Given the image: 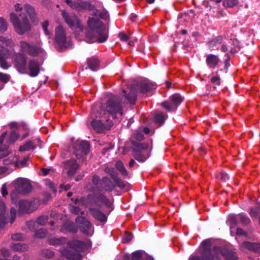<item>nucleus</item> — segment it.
Masks as SVG:
<instances>
[{
  "mask_svg": "<svg viewBox=\"0 0 260 260\" xmlns=\"http://www.w3.org/2000/svg\"><path fill=\"white\" fill-rule=\"evenodd\" d=\"M99 64V61L98 59L94 57L90 58L88 60V66L89 68L93 71H96L98 69V67Z\"/></svg>",
  "mask_w": 260,
  "mask_h": 260,
  "instance_id": "29",
  "label": "nucleus"
},
{
  "mask_svg": "<svg viewBox=\"0 0 260 260\" xmlns=\"http://www.w3.org/2000/svg\"><path fill=\"white\" fill-rule=\"evenodd\" d=\"M9 125L11 128H14L17 126V123L15 122H12L10 123Z\"/></svg>",
  "mask_w": 260,
  "mask_h": 260,
  "instance_id": "63",
  "label": "nucleus"
},
{
  "mask_svg": "<svg viewBox=\"0 0 260 260\" xmlns=\"http://www.w3.org/2000/svg\"><path fill=\"white\" fill-rule=\"evenodd\" d=\"M240 248V249L243 251H245L246 250H249L257 253L260 252L259 243H251L249 242L245 241L241 244Z\"/></svg>",
  "mask_w": 260,
  "mask_h": 260,
  "instance_id": "22",
  "label": "nucleus"
},
{
  "mask_svg": "<svg viewBox=\"0 0 260 260\" xmlns=\"http://www.w3.org/2000/svg\"><path fill=\"white\" fill-rule=\"evenodd\" d=\"M7 132H4L0 137V160L3 164L11 170L16 169V164L19 156L8 149L7 146L4 144V139L7 136Z\"/></svg>",
  "mask_w": 260,
  "mask_h": 260,
  "instance_id": "6",
  "label": "nucleus"
},
{
  "mask_svg": "<svg viewBox=\"0 0 260 260\" xmlns=\"http://www.w3.org/2000/svg\"><path fill=\"white\" fill-rule=\"evenodd\" d=\"M60 188L61 189H64V190H68L71 188V185L69 184H67V185L62 184L60 185Z\"/></svg>",
  "mask_w": 260,
  "mask_h": 260,
  "instance_id": "60",
  "label": "nucleus"
},
{
  "mask_svg": "<svg viewBox=\"0 0 260 260\" xmlns=\"http://www.w3.org/2000/svg\"><path fill=\"white\" fill-rule=\"evenodd\" d=\"M92 181L93 184L97 186L98 188H101L102 180H100L99 177L97 175H94L93 176Z\"/></svg>",
  "mask_w": 260,
  "mask_h": 260,
  "instance_id": "41",
  "label": "nucleus"
},
{
  "mask_svg": "<svg viewBox=\"0 0 260 260\" xmlns=\"http://www.w3.org/2000/svg\"><path fill=\"white\" fill-rule=\"evenodd\" d=\"M115 166L116 169L123 175L125 176H128V172L124 168L123 163L120 161L118 160L116 161L115 164Z\"/></svg>",
  "mask_w": 260,
  "mask_h": 260,
  "instance_id": "31",
  "label": "nucleus"
},
{
  "mask_svg": "<svg viewBox=\"0 0 260 260\" xmlns=\"http://www.w3.org/2000/svg\"><path fill=\"white\" fill-rule=\"evenodd\" d=\"M134 137L138 141H141L143 139V135L138 132L134 134Z\"/></svg>",
  "mask_w": 260,
  "mask_h": 260,
  "instance_id": "55",
  "label": "nucleus"
},
{
  "mask_svg": "<svg viewBox=\"0 0 260 260\" xmlns=\"http://www.w3.org/2000/svg\"><path fill=\"white\" fill-rule=\"evenodd\" d=\"M183 98L179 94H174L169 99V101L161 103V106L168 111H175L183 101Z\"/></svg>",
  "mask_w": 260,
  "mask_h": 260,
  "instance_id": "13",
  "label": "nucleus"
},
{
  "mask_svg": "<svg viewBox=\"0 0 260 260\" xmlns=\"http://www.w3.org/2000/svg\"><path fill=\"white\" fill-rule=\"evenodd\" d=\"M238 3V0H223V4L226 7H233Z\"/></svg>",
  "mask_w": 260,
  "mask_h": 260,
  "instance_id": "38",
  "label": "nucleus"
},
{
  "mask_svg": "<svg viewBox=\"0 0 260 260\" xmlns=\"http://www.w3.org/2000/svg\"><path fill=\"white\" fill-rule=\"evenodd\" d=\"M211 82L214 85L219 86L220 84V78L218 75L214 76L211 78Z\"/></svg>",
  "mask_w": 260,
  "mask_h": 260,
  "instance_id": "47",
  "label": "nucleus"
},
{
  "mask_svg": "<svg viewBox=\"0 0 260 260\" xmlns=\"http://www.w3.org/2000/svg\"><path fill=\"white\" fill-rule=\"evenodd\" d=\"M75 154L79 158L87 154L89 151V143L85 141L78 140L75 144Z\"/></svg>",
  "mask_w": 260,
  "mask_h": 260,
  "instance_id": "16",
  "label": "nucleus"
},
{
  "mask_svg": "<svg viewBox=\"0 0 260 260\" xmlns=\"http://www.w3.org/2000/svg\"><path fill=\"white\" fill-rule=\"evenodd\" d=\"M151 88L150 85L146 81L134 82L130 88L129 93L125 95V91L123 93L125 96L127 102L130 104H135L137 100V92L138 90L142 93H146Z\"/></svg>",
  "mask_w": 260,
  "mask_h": 260,
  "instance_id": "9",
  "label": "nucleus"
},
{
  "mask_svg": "<svg viewBox=\"0 0 260 260\" xmlns=\"http://www.w3.org/2000/svg\"><path fill=\"white\" fill-rule=\"evenodd\" d=\"M115 187L114 183L110 180L107 177H104L102 179V184L100 190L106 191H112Z\"/></svg>",
  "mask_w": 260,
  "mask_h": 260,
  "instance_id": "24",
  "label": "nucleus"
},
{
  "mask_svg": "<svg viewBox=\"0 0 260 260\" xmlns=\"http://www.w3.org/2000/svg\"><path fill=\"white\" fill-rule=\"evenodd\" d=\"M249 214L252 217H256L258 215V210L256 208H251L250 212Z\"/></svg>",
  "mask_w": 260,
  "mask_h": 260,
  "instance_id": "54",
  "label": "nucleus"
},
{
  "mask_svg": "<svg viewBox=\"0 0 260 260\" xmlns=\"http://www.w3.org/2000/svg\"><path fill=\"white\" fill-rule=\"evenodd\" d=\"M138 151L134 152V157L138 161L144 162L149 156L148 151L147 150L148 145L142 143L140 144L137 146Z\"/></svg>",
  "mask_w": 260,
  "mask_h": 260,
  "instance_id": "17",
  "label": "nucleus"
},
{
  "mask_svg": "<svg viewBox=\"0 0 260 260\" xmlns=\"http://www.w3.org/2000/svg\"><path fill=\"white\" fill-rule=\"evenodd\" d=\"M85 244L79 240H72L68 243V247L71 249H63L60 250L61 254L70 260H81L82 256L80 251L84 250Z\"/></svg>",
  "mask_w": 260,
  "mask_h": 260,
  "instance_id": "7",
  "label": "nucleus"
},
{
  "mask_svg": "<svg viewBox=\"0 0 260 260\" xmlns=\"http://www.w3.org/2000/svg\"><path fill=\"white\" fill-rule=\"evenodd\" d=\"M15 66L17 70L21 73H24L26 70V58L20 54H18L14 58Z\"/></svg>",
  "mask_w": 260,
  "mask_h": 260,
  "instance_id": "20",
  "label": "nucleus"
},
{
  "mask_svg": "<svg viewBox=\"0 0 260 260\" xmlns=\"http://www.w3.org/2000/svg\"><path fill=\"white\" fill-rule=\"evenodd\" d=\"M143 131L144 133H145L146 134H149L150 133V131L149 128L148 127L143 128Z\"/></svg>",
  "mask_w": 260,
  "mask_h": 260,
  "instance_id": "62",
  "label": "nucleus"
},
{
  "mask_svg": "<svg viewBox=\"0 0 260 260\" xmlns=\"http://www.w3.org/2000/svg\"><path fill=\"white\" fill-rule=\"evenodd\" d=\"M236 234L238 235H245V233L242 229L237 228L236 230Z\"/></svg>",
  "mask_w": 260,
  "mask_h": 260,
  "instance_id": "59",
  "label": "nucleus"
},
{
  "mask_svg": "<svg viewBox=\"0 0 260 260\" xmlns=\"http://www.w3.org/2000/svg\"><path fill=\"white\" fill-rule=\"evenodd\" d=\"M18 137V134L16 132L12 131L10 135L9 143H13L16 140Z\"/></svg>",
  "mask_w": 260,
  "mask_h": 260,
  "instance_id": "46",
  "label": "nucleus"
},
{
  "mask_svg": "<svg viewBox=\"0 0 260 260\" xmlns=\"http://www.w3.org/2000/svg\"><path fill=\"white\" fill-rule=\"evenodd\" d=\"M5 205L3 201H2L0 198V226L3 227L5 225L6 223V217L5 214H4V212L5 210Z\"/></svg>",
  "mask_w": 260,
  "mask_h": 260,
  "instance_id": "28",
  "label": "nucleus"
},
{
  "mask_svg": "<svg viewBox=\"0 0 260 260\" xmlns=\"http://www.w3.org/2000/svg\"><path fill=\"white\" fill-rule=\"evenodd\" d=\"M226 223L230 226V232L231 234H233L234 230L233 226L236 225L238 223L236 216L235 214L230 215L228 217Z\"/></svg>",
  "mask_w": 260,
  "mask_h": 260,
  "instance_id": "27",
  "label": "nucleus"
},
{
  "mask_svg": "<svg viewBox=\"0 0 260 260\" xmlns=\"http://www.w3.org/2000/svg\"><path fill=\"white\" fill-rule=\"evenodd\" d=\"M142 254L141 251H136L133 253L132 260H140L142 258Z\"/></svg>",
  "mask_w": 260,
  "mask_h": 260,
  "instance_id": "44",
  "label": "nucleus"
},
{
  "mask_svg": "<svg viewBox=\"0 0 260 260\" xmlns=\"http://www.w3.org/2000/svg\"><path fill=\"white\" fill-rule=\"evenodd\" d=\"M2 194L3 197H6L8 194V192L7 191V187L6 184H3L2 187Z\"/></svg>",
  "mask_w": 260,
  "mask_h": 260,
  "instance_id": "57",
  "label": "nucleus"
},
{
  "mask_svg": "<svg viewBox=\"0 0 260 260\" xmlns=\"http://www.w3.org/2000/svg\"><path fill=\"white\" fill-rule=\"evenodd\" d=\"M61 231L64 233L67 232L75 233L76 232L77 229L73 222L69 221L64 223L61 229Z\"/></svg>",
  "mask_w": 260,
  "mask_h": 260,
  "instance_id": "26",
  "label": "nucleus"
},
{
  "mask_svg": "<svg viewBox=\"0 0 260 260\" xmlns=\"http://www.w3.org/2000/svg\"><path fill=\"white\" fill-rule=\"evenodd\" d=\"M47 234V231L45 229H40L37 231L35 234V236L36 237L39 238H44Z\"/></svg>",
  "mask_w": 260,
  "mask_h": 260,
  "instance_id": "42",
  "label": "nucleus"
},
{
  "mask_svg": "<svg viewBox=\"0 0 260 260\" xmlns=\"http://www.w3.org/2000/svg\"><path fill=\"white\" fill-rule=\"evenodd\" d=\"M29 157H25L22 160H19V158H17V163L16 164V168H23L28 165Z\"/></svg>",
  "mask_w": 260,
  "mask_h": 260,
  "instance_id": "33",
  "label": "nucleus"
},
{
  "mask_svg": "<svg viewBox=\"0 0 260 260\" xmlns=\"http://www.w3.org/2000/svg\"><path fill=\"white\" fill-rule=\"evenodd\" d=\"M105 171L109 174L112 176H114L115 175V171L114 169L112 168H109L108 167H107L105 168Z\"/></svg>",
  "mask_w": 260,
  "mask_h": 260,
  "instance_id": "53",
  "label": "nucleus"
},
{
  "mask_svg": "<svg viewBox=\"0 0 260 260\" xmlns=\"http://www.w3.org/2000/svg\"><path fill=\"white\" fill-rule=\"evenodd\" d=\"M211 240L206 239L201 244L199 247L202 257L192 255L189 260H221L222 256L225 260H238L235 251L229 250L220 247H214L211 249Z\"/></svg>",
  "mask_w": 260,
  "mask_h": 260,
  "instance_id": "4",
  "label": "nucleus"
},
{
  "mask_svg": "<svg viewBox=\"0 0 260 260\" xmlns=\"http://www.w3.org/2000/svg\"><path fill=\"white\" fill-rule=\"evenodd\" d=\"M14 7L16 12H20L19 16L21 18V20L15 13H11L10 14V19L18 34L22 35L30 29L31 24L27 17L32 24H38L37 14L33 6L29 4H25L23 7H21L19 4H16Z\"/></svg>",
  "mask_w": 260,
  "mask_h": 260,
  "instance_id": "3",
  "label": "nucleus"
},
{
  "mask_svg": "<svg viewBox=\"0 0 260 260\" xmlns=\"http://www.w3.org/2000/svg\"><path fill=\"white\" fill-rule=\"evenodd\" d=\"M19 48L21 52L27 53L30 55L34 56L42 54L44 51L42 48L32 46L24 41L19 42Z\"/></svg>",
  "mask_w": 260,
  "mask_h": 260,
  "instance_id": "14",
  "label": "nucleus"
},
{
  "mask_svg": "<svg viewBox=\"0 0 260 260\" xmlns=\"http://www.w3.org/2000/svg\"><path fill=\"white\" fill-rule=\"evenodd\" d=\"M76 222L82 233L89 236L93 234V230L90 222L85 217L79 216L76 219Z\"/></svg>",
  "mask_w": 260,
  "mask_h": 260,
  "instance_id": "15",
  "label": "nucleus"
},
{
  "mask_svg": "<svg viewBox=\"0 0 260 260\" xmlns=\"http://www.w3.org/2000/svg\"><path fill=\"white\" fill-rule=\"evenodd\" d=\"M75 204L88 208L93 216L101 222H105L107 220V216L94 207L100 208L102 206H105L106 207L110 208L112 205V202L105 196L99 194H89L86 198H82L80 200L76 199Z\"/></svg>",
  "mask_w": 260,
  "mask_h": 260,
  "instance_id": "5",
  "label": "nucleus"
},
{
  "mask_svg": "<svg viewBox=\"0 0 260 260\" xmlns=\"http://www.w3.org/2000/svg\"><path fill=\"white\" fill-rule=\"evenodd\" d=\"M217 177L218 178H220L221 180L224 181H226L229 179L228 174L225 173H221L217 176Z\"/></svg>",
  "mask_w": 260,
  "mask_h": 260,
  "instance_id": "50",
  "label": "nucleus"
},
{
  "mask_svg": "<svg viewBox=\"0 0 260 260\" xmlns=\"http://www.w3.org/2000/svg\"><path fill=\"white\" fill-rule=\"evenodd\" d=\"M226 58L225 59V67L226 68H228L229 66H230V64H229V60H230V56L229 55L227 54H226Z\"/></svg>",
  "mask_w": 260,
  "mask_h": 260,
  "instance_id": "61",
  "label": "nucleus"
},
{
  "mask_svg": "<svg viewBox=\"0 0 260 260\" xmlns=\"http://www.w3.org/2000/svg\"><path fill=\"white\" fill-rule=\"evenodd\" d=\"M14 43L8 37L0 36L1 67L4 69H8L10 66L6 60L11 57V52L9 49L14 47Z\"/></svg>",
  "mask_w": 260,
  "mask_h": 260,
  "instance_id": "8",
  "label": "nucleus"
},
{
  "mask_svg": "<svg viewBox=\"0 0 260 260\" xmlns=\"http://www.w3.org/2000/svg\"><path fill=\"white\" fill-rule=\"evenodd\" d=\"M133 236L131 233H126L122 238V241L123 243L129 242L132 239Z\"/></svg>",
  "mask_w": 260,
  "mask_h": 260,
  "instance_id": "48",
  "label": "nucleus"
},
{
  "mask_svg": "<svg viewBox=\"0 0 260 260\" xmlns=\"http://www.w3.org/2000/svg\"><path fill=\"white\" fill-rule=\"evenodd\" d=\"M167 118V115L166 114H164L161 112H158L155 114L154 119L156 123L162 124Z\"/></svg>",
  "mask_w": 260,
  "mask_h": 260,
  "instance_id": "30",
  "label": "nucleus"
},
{
  "mask_svg": "<svg viewBox=\"0 0 260 260\" xmlns=\"http://www.w3.org/2000/svg\"><path fill=\"white\" fill-rule=\"evenodd\" d=\"M16 214V210L14 208H11V219L10 222L11 223H13L15 219Z\"/></svg>",
  "mask_w": 260,
  "mask_h": 260,
  "instance_id": "51",
  "label": "nucleus"
},
{
  "mask_svg": "<svg viewBox=\"0 0 260 260\" xmlns=\"http://www.w3.org/2000/svg\"><path fill=\"white\" fill-rule=\"evenodd\" d=\"M207 66L210 68H215L219 62L218 57L214 54H209L206 60Z\"/></svg>",
  "mask_w": 260,
  "mask_h": 260,
  "instance_id": "25",
  "label": "nucleus"
},
{
  "mask_svg": "<svg viewBox=\"0 0 260 260\" xmlns=\"http://www.w3.org/2000/svg\"><path fill=\"white\" fill-rule=\"evenodd\" d=\"M15 189L11 194V200L13 203H15V200L17 198V194H25L29 193L32 187L29 181L25 178H18L15 181Z\"/></svg>",
  "mask_w": 260,
  "mask_h": 260,
  "instance_id": "10",
  "label": "nucleus"
},
{
  "mask_svg": "<svg viewBox=\"0 0 260 260\" xmlns=\"http://www.w3.org/2000/svg\"><path fill=\"white\" fill-rule=\"evenodd\" d=\"M64 168L68 170V176H72L79 168V165L75 159H70L64 162Z\"/></svg>",
  "mask_w": 260,
  "mask_h": 260,
  "instance_id": "21",
  "label": "nucleus"
},
{
  "mask_svg": "<svg viewBox=\"0 0 260 260\" xmlns=\"http://www.w3.org/2000/svg\"><path fill=\"white\" fill-rule=\"evenodd\" d=\"M18 204V212L21 214L32 212L37 208L34 201L21 200L19 202Z\"/></svg>",
  "mask_w": 260,
  "mask_h": 260,
  "instance_id": "18",
  "label": "nucleus"
},
{
  "mask_svg": "<svg viewBox=\"0 0 260 260\" xmlns=\"http://www.w3.org/2000/svg\"><path fill=\"white\" fill-rule=\"evenodd\" d=\"M64 2L73 9L77 11H82L85 10L92 12L94 17H89L87 21V32L86 37L89 43L97 41L99 43L105 42L108 37V30L105 25L101 22L98 17L108 20L109 17L108 12L103 9L101 11L95 9L94 6L87 2L77 3L71 0H64Z\"/></svg>",
  "mask_w": 260,
  "mask_h": 260,
  "instance_id": "1",
  "label": "nucleus"
},
{
  "mask_svg": "<svg viewBox=\"0 0 260 260\" xmlns=\"http://www.w3.org/2000/svg\"><path fill=\"white\" fill-rule=\"evenodd\" d=\"M28 69L29 71V75L31 77H36L40 72V65L34 60L30 61Z\"/></svg>",
  "mask_w": 260,
  "mask_h": 260,
  "instance_id": "23",
  "label": "nucleus"
},
{
  "mask_svg": "<svg viewBox=\"0 0 260 260\" xmlns=\"http://www.w3.org/2000/svg\"><path fill=\"white\" fill-rule=\"evenodd\" d=\"M55 41L60 49L67 48L71 45L70 39L67 38L64 29L59 25L55 29Z\"/></svg>",
  "mask_w": 260,
  "mask_h": 260,
  "instance_id": "11",
  "label": "nucleus"
},
{
  "mask_svg": "<svg viewBox=\"0 0 260 260\" xmlns=\"http://www.w3.org/2000/svg\"><path fill=\"white\" fill-rule=\"evenodd\" d=\"M10 247L12 249L16 251H23L26 249V245L20 243H12Z\"/></svg>",
  "mask_w": 260,
  "mask_h": 260,
  "instance_id": "34",
  "label": "nucleus"
},
{
  "mask_svg": "<svg viewBox=\"0 0 260 260\" xmlns=\"http://www.w3.org/2000/svg\"><path fill=\"white\" fill-rule=\"evenodd\" d=\"M66 239L64 238H61L59 239H51L49 240V243L51 245H61L65 243Z\"/></svg>",
  "mask_w": 260,
  "mask_h": 260,
  "instance_id": "35",
  "label": "nucleus"
},
{
  "mask_svg": "<svg viewBox=\"0 0 260 260\" xmlns=\"http://www.w3.org/2000/svg\"><path fill=\"white\" fill-rule=\"evenodd\" d=\"M8 29V24L3 17H0V32H4Z\"/></svg>",
  "mask_w": 260,
  "mask_h": 260,
  "instance_id": "37",
  "label": "nucleus"
},
{
  "mask_svg": "<svg viewBox=\"0 0 260 260\" xmlns=\"http://www.w3.org/2000/svg\"><path fill=\"white\" fill-rule=\"evenodd\" d=\"M123 260H130V256L128 254H124L123 256Z\"/></svg>",
  "mask_w": 260,
  "mask_h": 260,
  "instance_id": "64",
  "label": "nucleus"
},
{
  "mask_svg": "<svg viewBox=\"0 0 260 260\" xmlns=\"http://www.w3.org/2000/svg\"><path fill=\"white\" fill-rule=\"evenodd\" d=\"M238 216L243 224H247L250 222V219L245 214L241 213Z\"/></svg>",
  "mask_w": 260,
  "mask_h": 260,
  "instance_id": "40",
  "label": "nucleus"
},
{
  "mask_svg": "<svg viewBox=\"0 0 260 260\" xmlns=\"http://www.w3.org/2000/svg\"><path fill=\"white\" fill-rule=\"evenodd\" d=\"M49 26V22L48 21H45L42 23V28L44 30V32L46 36L48 37V39L51 38V33L48 30V27Z\"/></svg>",
  "mask_w": 260,
  "mask_h": 260,
  "instance_id": "36",
  "label": "nucleus"
},
{
  "mask_svg": "<svg viewBox=\"0 0 260 260\" xmlns=\"http://www.w3.org/2000/svg\"><path fill=\"white\" fill-rule=\"evenodd\" d=\"M10 78V75L0 72V81L6 83L9 81Z\"/></svg>",
  "mask_w": 260,
  "mask_h": 260,
  "instance_id": "45",
  "label": "nucleus"
},
{
  "mask_svg": "<svg viewBox=\"0 0 260 260\" xmlns=\"http://www.w3.org/2000/svg\"><path fill=\"white\" fill-rule=\"evenodd\" d=\"M240 49L239 42L237 39H231L228 42L222 46V51L226 52L230 50L231 53L234 54Z\"/></svg>",
  "mask_w": 260,
  "mask_h": 260,
  "instance_id": "19",
  "label": "nucleus"
},
{
  "mask_svg": "<svg viewBox=\"0 0 260 260\" xmlns=\"http://www.w3.org/2000/svg\"><path fill=\"white\" fill-rule=\"evenodd\" d=\"M11 238L14 240L19 241V240H21L22 239L23 236L21 234H13L11 236Z\"/></svg>",
  "mask_w": 260,
  "mask_h": 260,
  "instance_id": "52",
  "label": "nucleus"
},
{
  "mask_svg": "<svg viewBox=\"0 0 260 260\" xmlns=\"http://www.w3.org/2000/svg\"><path fill=\"white\" fill-rule=\"evenodd\" d=\"M61 15L65 22L71 28L83 30V26L77 16L73 13L70 14L65 10H61Z\"/></svg>",
  "mask_w": 260,
  "mask_h": 260,
  "instance_id": "12",
  "label": "nucleus"
},
{
  "mask_svg": "<svg viewBox=\"0 0 260 260\" xmlns=\"http://www.w3.org/2000/svg\"><path fill=\"white\" fill-rule=\"evenodd\" d=\"M9 170V168L6 166H0V175L6 173Z\"/></svg>",
  "mask_w": 260,
  "mask_h": 260,
  "instance_id": "56",
  "label": "nucleus"
},
{
  "mask_svg": "<svg viewBox=\"0 0 260 260\" xmlns=\"http://www.w3.org/2000/svg\"><path fill=\"white\" fill-rule=\"evenodd\" d=\"M119 38L122 41H127L129 39V36L125 33H120Z\"/></svg>",
  "mask_w": 260,
  "mask_h": 260,
  "instance_id": "49",
  "label": "nucleus"
},
{
  "mask_svg": "<svg viewBox=\"0 0 260 260\" xmlns=\"http://www.w3.org/2000/svg\"><path fill=\"white\" fill-rule=\"evenodd\" d=\"M69 210L72 213L75 214H78L80 213L83 214V212H81L80 209L77 206L71 205L69 206Z\"/></svg>",
  "mask_w": 260,
  "mask_h": 260,
  "instance_id": "43",
  "label": "nucleus"
},
{
  "mask_svg": "<svg viewBox=\"0 0 260 260\" xmlns=\"http://www.w3.org/2000/svg\"><path fill=\"white\" fill-rule=\"evenodd\" d=\"M1 252L4 256H8L10 255L9 250L5 248L2 249Z\"/></svg>",
  "mask_w": 260,
  "mask_h": 260,
  "instance_id": "58",
  "label": "nucleus"
},
{
  "mask_svg": "<svg viewBox=\"0 0 260 260\" xmlns=\"http://www.w3.org/2000/svg\"><path fill=\"white\" fill-rule=\"evenodd\" d=\"M36 148L35 145L33 144L32 141H28L25 143L24 145L21 146L19 148L20 151H27L30 149H35Z\"/></svg>",
  "mask_w": 260,
  "mask_h": 260,
  "instance_id": "32",
  "label": "nucleus"
},
{
  "mask_svg": "<svg viewBox=\"0 0 260 260\" xmlns=\"http://www.w3.org/2000/svg\"><path fill=\"white\" fill-rule=\"evenodd\" d=\"M48 219V217L47 216H41L37 219L36 222L40 225H44L46 223Z\"/></svg>",
  "mask_w": 260,
  "mask_h": 260,
  "instance_id": "39",
  "label": "nucleus"
},
{
  "mask_svg": "<svg viewBox=\"0 0 260 260\" xmlns=\"http://www.w3.org/2000/svg\"><path fill=\"white\" fill-rule=\"evenodd\" d=\"M122 114L119 97L113 96L102 106L100 111L95 116L96 119L91 122L93 128L98 133L109 130L113 125L111 117L115 118Z\"/></svg>",
  "mask_w": 260,
  "mask_h": 260,
  "instance_id": "2",
  "label": "nucleus"
}]
</instances>
